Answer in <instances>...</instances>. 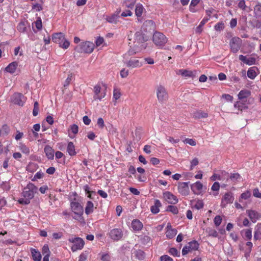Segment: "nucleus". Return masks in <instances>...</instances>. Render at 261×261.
I'll return each instance as SVG.
<instances>
[{
  "label": "nucleus",
  "mask_w": 261,
  "mask_h": 261,
  "mask_svg": "<svg viewBox=\"0 0 261 261\" xmlns=\"http://www.w3.org/2000/svg\"><path fill=\"white\" fill-rule=\"evenodd\" d=\"M73 198L70 197V207L72 212L74 213L73 219L80 221L82 219L83 214V207L79 202L76 193H73Z\"/></svg>",
  "instance_id": "f257e3e1"
},
{
  "label": "nucleus",
  "mask_w": 261,
  "mask_h": 261,
  "mask_svg": "<svg viewBox=\"0 0 261 261\" xmlns=\"http://www.w3.org/2000/svg\"><path fill=\"white\" fill-rule=\"evenodd\" d=\"M37 187L33 184L29 183L23 189L22 195L24 198H21L18 202L23 204H28L30 203V199L34 197V193L37 190Z\"/></svg>",
  "instance_id": "f03ea898"
},
{
  "label": "nucleus",
  "mask_w": 261,
  "mask_h": 261,
  "mask_svg": "<svg viewBox=\"0 0 261 261\" xmlns=\"http://www.w3.org/2000/svg\"><path fill=\"white\" fill-rule=\"evenodd\" d=\"M136 41H135V45L134 49H130L127 54H125V56L127 55L132 56L136 54L137 53L144 49L146 47V43L145 42V40L143 36L140 33L136 34Z\"/></svg>",
  "instance_id": "7ed1b4c3"
},
{
  "label": "nucleus",
  "mask_w": 261,
  "mask_h": 261,
  "mask_svg": "<svg viewBox=\"0 0 261 261\" xmlns=\"http://www.w3.org/2000/svg\"><path fill=\"white\" fill-rule=\"evenodd\" d=\"M52 40L54 42L59 44L60 47L67 49L70 45V42L65 38L62 33H55L52 35Z\"/></svg>",
  "instance_id": "20e7f679"
},
{
  "label": "nucleus",
  "mask_w": 261,
  "mask_h": 261,
  "mask_svg": "<svg viewBox=\"0 0 261 261\" xmlns=\"http://www.w3.org/2000/svg\"><path fill=\"white\" fill-rule=\"evenodd\" d=\"M95 47L94 44L90 41H85L82 42L76 46L75 49L79 53L91 54Z\"/></svg>",
  "instance_id": "39448f33"
},
{
  "label": "nucleus",
  "mask_w": 261,
  "mask_h": 261,
  "mask_svg": "<svg viewBox=\"0 0 261 261\" xmlns=\"http://www.w3.org/2000/svg\"><path fill=\"white\" fill-rule=\"evenodd\" d=\"M68 241L73 244L71 248L73 252H75L78 250H81L84 247L85 244L84 240L79 237H71L69 238Z\"/></svg>",
  "instance_id": "423d86ee"
},
{
  "label": "nucleus",
  "mask_w": 261,
  "mask_h": 261,
  "mask_svg": "<svg viewBox=\"0 0 261 261\" xmlns=\"http://www.w3.org/2000/svg\"><path fill=\"white\" fill-rule=\"evenodd\" d=\"M152 40L156 46H162L165 44L167 41L166 37L160 32H155L153 35Z\"/></svg>",
  "instance_id": "0eeeda50"
},
{
  "label": "nucleus",
  "mask_w": 261,
  "mask_h": 261,
  "mask_svg": "<svg viewBox=\"0 0 261 261\" xmlns=\"http://www.w3.org/2000/svg\"><path fill=\"white\" fill-rule=\"evenodd\" d=\"M94 100H101L104 98L106 95V87L103 86V88H101L99 85H96L94 87Z\"/></svg>",
  "instance_id": "6e6552de"
},
{
  "label": "nucleus",
  "mask_w": 261,
  "mask_h": 261,
  "mask_svg": "<svg viewBox=\"0 0 261 261\" xmlns=\"http://www.w3.org/2000/svg\"><path fill=\"white\" fill-rule=\"evenodd\" d=\"M156 95L160 102H164L168 99V93L165 88L163 86L160 85L157 87Z\"/></svg>",
  "instance_id": "1a4fd4ad"
},
{
  "label": "nucleus",
  "mask_w": 261,
  "mask_h": 261,
  "mask_svg": "<svg viewBox=\"0 0 261 261\" xmlns=\"http://www.w3.org/2000/svg\"><path fill=\"white\" fill-rule=\"evenodd\" d=\"M108 236L114 241H119L122 239L123 233L121 228H113L110 230Z\"/></svg>",
  "instance_id": "9d476101"
},
{
  "label": "nucleus",
  "mask_w": 261,
  "mask_h": 261,
  "mask_svg": "<svg viewBox=\"0 0 261 261\" xmlns=\"http://www.w3.org/2000/svg\"><path fill=\"white\" fill-rule=\"evenodd\" d=\"M163 197L168 203L175 204L178 202L177 197L170 192L166 191L163 193Z\"/></svg>",
  "instance_id": "9b49d317"
},
{
  "label": "nucleus",
  "mask_w": 261,
  "mask_h": 261,
  "mask_svg": "<svg viewBox=\"0 0 261 261\" xmlns=\"http://www.w3.org/2000/svg\"><path fill=\"white\" fill-rule=\"evenodd\" d=\"M11 100L14 104L23 106L25 101V98L22 94L16 93L13 95L11 97Z\"/></svg>",
  "instance_id": "f8f14e48"
},
{
  "label": "nucleus",
  "mask_w": 261,
  "mask_h": 261,
  "mask_svg": "<svg viewBox=\"0 0 261 261\" xmlns=\"http://www.w3.org/2000/svg\"><path fill=\"white\" fill-rule=\"evenodd\" d=\"M234 200L233 194L231 192L226 193L222 198L221 206L225 207L229 203H232Z\"/></svg>",
  "instance_id": "ddd939ff"
},
{
  "label": "nucleus",
  "mask_w": 261,
  "mask_h": 261,
  "mask_svg": "<svg viewBox=\"0 0 261 261\" xmlns=\"http://www.w3.org/2000/svg\"><path fill=\"white\" fill-rule=\"evenodd\" d=\"M178 191L182 195L187 196L189 193L188 182H179L178 184Z\"/></svg>",
  "instance_id": "4468645a"
},
{
  "label": "nucleus",
  "mask_w": 261,
  "mask_h": 261,
  "mask_svg": "<svg viewBox=\"0 0 261 261\" xmlns=\"http://www.w3.org/2000/svg\"><path fill=\"white\" fill-rule=\"evenodd\" d=\"M124 64L130 68H137L141 67L143 64L139 60L135 58H131L128 61H124Z\"/></svg>",
  "instance_id": "2eb2a0df"
},
{
  "label": "nucleus",
  "mask_w": 261,
  "mask_h": 261,
  "mask_svg": "<svg viewBox=\"0 0 261 261\" xmlns=\"http://www.w3.org/2000/svg\"><path fill=\"white\" fill-rule=\"evenodd\" d=\"M239 60L243 62L244 64L248 65H252L255 64L256 59L253 57L240 55Z\"/></svg>",
  "instance_id": "dca6fc26"
},
{
  "label": "nucleus",
  "mask_w": 261,
  "mask_h": 261,
  "mask_svg": "<svg viewBox=\"0 0 261 261\" xmlns=\"http://www.w3.org/2000/svg\"><path fill=\"white\" fill-rule=\"evenodd\" d=\"M248 217L253 223L256 222L261 218V214L254 210H248L246 212Z\"/></svg>",
  "instance_id": "f3484780"
},
{
  "label": "nucleus",
  "mask_w": 261,
  "mask_h": 261,
  "mask_svg": "<svg viewBox=\"0 0 261 261\" xmlns=\"http://www.w3.org/2000/svg\"><path fill=\"white\" fill-rule=\"evenodd\" d=\"M202 188V184L199 181L193 184L191 186V188L193 192L195 194L197 195L200 194L201 193Z\"/></svg>",
  "instance_id": "a211bd4d"
},
{
  "label": "nucleus",
  "mask_w": 261,
  "mask_h": 261,
  "mask_svg": "<svg viewBox=\"0 0 261 261\" xmlns=\"http://www.w3.org/2000/svg\"><path fill=\"white\" fill-rule=\"evenodd\" d=\"M166 229V236L168 239L173 238L177 234V230L175 229L172 228L171 224L169 223L167 224Z\"/></svg>",
  "instance_id": "6ab92c4d"
},
{
  "label": "nucleus",
  "mask_w": 261,
  "mask_h": 261,
  "mask_svg": "<svg viewBox=\"0 0 261 261\" xmlns=\"http://www.w3.org/2000/svg\"><path fill=\"white\" fill-rule=\"evenodd\" d=\"M251 95V91L247 89L241 90L238 94V99L242 101L248 98Z\"/></svg>",
  "instance_id": "aec40b11"
},
{
  "label": "nucleus",
  "mask_w": 261,
  "mask_h": 261,
  "mask_svg": "<svg viewBox=\"0 0 261 261\" xmlns=\"http://www.w3.org/2000/svg\"><path fill=\"white\" fill-rule=\"evenodd\" d=\"M177 75H181L186 78L192 77L193 76V72L186 69H179L176 71Z\"/></svg>",
  "instance_id": "412c9836"
},
{
  "label": "nucleus",
  "mask_w": 261,
  "mask_h": 261,
  "mask_svg": "<svg viewBox=\"0 0 261 261\" xmlns=\"http://www.w3.org/2000/svg\"><path fill=\"white\" fill-rule=\"evenodd\" d=\"M258 71V68L255 66L249 68L247 71L248 77L251 80L254 79L257 75Z\"/></svg>",
  "instance_id": "4be33fe9"
},
{
  "label": "nucleus",
  "mask_w": 261,
  "mask_h": 261,
  "mask_svg": "<svg viewBox=\"0 0 261 261\" xmlns=\"http://www.w3.org/2000/svg\"><path fill=\"white\" fill-rule=\"evenodd\" d=\"M221 174H214L211 177V179L213 181H215L216 180H223L225 177L227 178L228 177V174L225 171H222L221 172Z\"/></svg>",
  "instance_id": "5701e85b"
},
{
  "label": "nucleus",
  "mask_w": 261,
  "mask_h": 261,
  "mask_svg": "<svg viewBox=\"0 0 261 261\" xmlns=\"http://www.w3.org/2000/svg\"><path fill=\"white\" fill-rule=\"evenodd\" d=\"M46 156L49 160H53L54 158V150L49 145L45 146L44 149Z\"/></svg>",
  "instance_id": "b1692460"
},
{
  "label": "nucleus",
  "mask_w": 261,
  "mask_h": 261,
  "mask_svg": "<svg viewBox=\"0 0 261 261\" xmlns=\"http://www.w3.org/2000/svg\"><path fill=\"white\" fill-rule=\"evenodd\" d=\"M18 67V63L17 62H13L10 63L6 68L5 71L13 74L14 73Z\"/></svg>",
  "instance_id": "393cba45"
},
{
  "label": "nucleus",
  "mask_w": 261,
  "mask_h": 261,
  "mask_svg": "<svg viewBox=\"0 0 261 261\" xmlns=\"http://www.w3.org/2000/svg\"><path fill=\"white\" fill-rule=\"evenodd\" d=\"M18 148L21 152L26 155H29L30 153V149L25 144L22 142H19Z\"/></svg>",
  "instance_id": "a878e982"
},
{
  "label": "nucleus",
  "mask_w": 261,
  "mask_h": 261,
  "mask_svg": "<svg viewBox=\"0 0 261 261\" xmlns=\"http://www.w3.org/2000/svg\"><path fill=\"white\" fill-rule=\"evenodd\" d=\"M162 203L158 199H155L154 200V205H152L150 210L151 212L153 214H157L160 212V207H161Z\"/></svg>",
  "instance_id": "bb28decb"
},
{
  "label": "nucleus",
  "mask_w": 261,
  "mask_h": 261,
  "mask_svg": "<svg viewBox=\"0 0 261 261\" xmlns=\"http://www.w3.org/2000/svg\"><path fill=\"white\" fill-rule=\"evenodd\" d=\"M95 207L93 203L91 201H88L85 207V213L87 215H89L92 213L94 211Z\"/></svg>",
  "instance_id": "cd10ccee"
},
{
  "label": "nucleus",
  "mask_w": 261,
  "mask_h": 261,
  "mask_svg": "<svg viewBox=\"0 0 261 261\" xmlns=\"http://www.w3.org/2000/svg\"><path fill=\"white\" fill-rule=\"evenodd\" d=\"M142 227V223L138 220H134L132 222V227L135 231L141 230Z\"/></svg>",
  "instance_id": "c85d7f7f"
},
{
  "label": "nucleus",
  "mask_w": 261,
  "mask_h": 261,
  "mask_svg": "<svg viewBox=\"0 0 261 261\" xmlns=\"http://www.w3.org/2000/svg\"><path fill=\"white\" fill-rule=\"evenodd\" d=\"M239 40V38H232L230 41V45L231 47V49L234 53L237 52L239 50V46L237 43H236V42H237Z\"/></svg>",
  "instance_id": "c756f323"
},
{
  "label": "nucleus",
  "mask_w": 261,
  "mask_h": 261,
  "mask_svg": "<svg viewBox=\"0 0 261 261\" xmlns=\"http://www.w3.org/2000/svg\"><path fill=\"white\" fill-rule=\"evenodd\" d=\"M31 253L34 261H41L42 256L39 251L35 249H31Z\"/></svg>",
  "instance_id": "7c9ffc66"
},
{
  "label": "nucleus",
  "mask_w": 261,
  "mask_h": 261,
  "mask_svg": "<svg viewBox=\"0 0 261 261\" xmlns=\"http://www.w3.org/2000/svg\"><path fill=\"white\" fill-rule=\"evenodd\" d=\"M254 238L255 240L261 239V223H258L255 227Z\"/></svg>",
  "instance_id": "2f4dec72"
},
{
  "label": "nucleus",
  "mask_w": 261,
  "mask_h": 261,
  "mask_svg": "<svg viewBox=\"0 0 261 261\" xmlns=\"http://www.w3.org/2000/svg\"><path fill=\"white\" fill-rule=\"evenodd\" d=\"M220 189V184L218 182H215L211 187V190L213 191V192L210 193L211 194L213 195L214 196H217L218 194V192Z\"/></svg>",
  "instance_id": "473e14b6"
},
{
  "label": "nucleus",
  "mask_w": 261,
  "mask_h": 261,
  "mask_svg": "<svg viewBox=\"0 0 261 261\" xmlns=\"http://www.w3.org/2000/svg\"><path fill=\"white\" fill-rule=\"evenodd\" d=\"M67 150L70 155L72 156L75 155V147L72 142L68 143Z\"/></svg>",
  "instance_id": "72a5a7b5"
},
{
  "label": "nucleus",
  "mask_w": 261,
  "mask_h": 261,
  "mask_svg": "<svg viewBox=\"0 0 261 261\" xmlns=\"http://www.w3.org/2000/svg\"><path fill=\"white\" fill-rule=\"evenodd\" d=\"M144 10L143 6L140 4H138L136 6L135 14L138 17H141Z\"/></svg>",
  "instance_id": "f704fd0d"
},
{
  "label": "nucleus",
  "mask_w": 261,
  "mask_h": 261,
  "mask_svg": "<svg viewBox=\"0 0 261 261\" xmlns=\"http://www.w3.org/2000/svg\"><path fill=\"white\" fill-rule=\"evenodd\" d=\"M118 18V15L114 14L111 16H107L106 17V20L110 23H116Z\"/></svg>",
  "instance_id": "c9c22d12"
},
{
  "label": "nucleus",
  "mask_w": 261,
  "mask_h": 261,
  "mask_svg": "<svg viewBox=\"0 0 261 261\" xmlns=\"http://www.w3.org/2000/svg\"><path fill=\"white\" fill-rule=\"evenodd\" d=\"M136 1L135 0H126L123 3V6L125 8L132 9L135 4Z\"/></svg>",
  "instance_id": "e433bc0d"
},
{
  "label": "nucleus",
  "mask_w": 261,
  "mask_h": 261,
  "mask_svg": "<svg viewBox=\"0 0 261 261\" xmlns=\"http://www.w3.org/2000/svg\"><path fill=\"white\" fill-rule=\"evenodd\" d=\"M27 22L26 21H21L20 22L18 25H17V30L20 32H24L26 31L27 29Z\"/></svg>",
  "instance_id": "4c0bfd02"
},
{
  "label": "nucleus",
  "mask_w": 261,
  "mask_h": 261,
  "mask_svg": "<svg viewBox=\"0 0 261 261\" xmlns=\"http://www.w3.org/2000/svg\"><path fill=\"white\" fill-rule=\"evenodd\" d=\"M193 206L197 210L201 209L203 207V202L201 200H194L193 202Z\"/></svg>",
  "instance_id": "58836bf2"
},
{
  "label": "nucleus",
  "mask_w": 261,
  "mask_h": 261,
  "mask_svg": "<svg viewBox=\"0 0 261 261\" xmlns=\"http://www.w3.org/2000/svg\"><path fill=\"white\" fill-rule=\"evenodd\" d=\"M188 246H189V248H190V250L191 251H192V250H196L198 249V247H199V244L196 241H194L190 242L188 244Z\"/></svg>",
  "instance_id": "ea45409f"
},
{
  "label": "nucleus",
  "mask_w": 261,
  "mask_h": 261,
  "mask_svg": "<svg viewBox=\"0 0 261 261\" xmlns=\"http://www.w3.org/2000/svg\"><path fill=\"white\" fill-rule=\"evenodd\" d=\"M250 196H251V193L248 191H247L244 193H243L240 196V197L239 198V201L240 202H242L243 199H245V200L248 199L249 198H250Z\"/></svg>",
  "instance_id": "a19ab883"
},
{
  "label": "nucleus",
  "mask_w": 261,
  "mask_h": 261,
  "mask_svg": "<svg viewBox=\"0 0 261 261\" xmlns=\"http://www.w3.org/2000/svg\"><path fill=\"white\" fill-rule=\"evenodd\" d=\"M199 163V160L197 158H194L190 161V170H192L194 169V168L198 165Z\"/></svg>",
  "instance_id": "79ce46f5"
},
{
  "label": "nucleus",
  "mask_w": 261,
  "mask_h": 261,
  "mask_svg": "<svg viewBox=\"0 0 261 261\" xmlns=\"http://www.w3.org/2000/svg\"><path fill=\"white\" fill-rule=\"evenodd\" d=\"M166 211L171 212L173 214H177L178 213V208L174 205H168L167 207Z\"/></svg>",
  "instance_id": "37998d69"
},
{
  "label": "nucleus",
  "mask_w": 261,
  "mask_h": 261,
  "mask_svg": "<svg viewBox=\"0 0 261 261\" xmlns=\"http://www.w3.org/2000/svg\"><path fill=\"white\" fill-rule=\"evenodd\" d=\"M208 116V114L202 111H198L195 114V118L200 119L202 118H206Z\"/></svg>",
  "instance_id": "c03bdc74"
},
{
  "label": "nucleus",
  "mask_w": 261,
  "mask_h": 261,
  "mask_svg": "<svg viewBox=\"0 0 261 261\" xmlns=\"http://www.w3.org/2000/svg\"><path fill=\"white\" fill-rule=\"evenodd\" d=\"M135 255L140 260H142L144 258V252L142 250H138L135 252Z\"/></svg>",
  "instance_id": "a18cd8bd"
},
{
  "label": "nucleus",
  "mask_w": 261,
  "mask_h": 261,
  "mask_svg": "<svg viewBox=\"0 0 261 261\" xmlns=\"http://www.w3.org/2000/svg\"><path fill=\"white\" fill-rule=\"evenodd\" d=\"M42 253L43 255L50 256V252L49 251L48 246L47 245H45L42 247Z\"/></svg>",
  "instance_id": "49530a36"
},
{
  "label": "nucleus",
  "mask_w": 261,
  "mask_h": 261,
  "mask_svg": "<svg viewBox=\"0 0 261 261\" xmlns=\"http://www.w3.org/2000/svg\"><path fill=\"white\" fill-rule=\"evenodd\" d=\"M217 31H221L224 29V23L223 22H218L214 27Z\"/></svg>",
  "instance_id": "de8ad7c7"
},
{
  "label": "nucleus",
  "mask_w": 261,
  "mask_h": 261,
  "mask_svg": "<svg viewBox=\"0 0 261 261\" xmlns=\"http://www.w3.org/2000/svg\"><path fill=\"white\" fill-rule=\"evenodd\" d=\"M208 236L216 238L218 237V234L217 231L214 229L208 228L207 230Z\"/></svg>",
  "instance_id": "09e8293b"
},
{
  "label": "nucleus",
  "mask_w": 261,
  "mask_h": 261,
  "mask_svg": "<svg viewBox=\"0 0 261 261\" xmlns=\"http://www.w3.org/2000/svg\"><path fill=\"white\" fill-rule=\"evenodd\" d=\"M183 142L184 143L188 144L191 146H195L196 145V141L192 139L186 138Z\"/></svg>",
  "instance_id": "8fccbe9b"
},
{
  "label": "nucleus",
  "mask_w": 261,
  "mask_h": 261,
  "mask_svg": "<svg viewBox=\"0 0 261 261\" xmlns=\"http://www.w3.org/2000/svg\"><path fill=\"white\" fill-rule=\"evenodd\" d=\"M234 107L240 111H242L245 108V107L244 106V105L240 101L236 102L234 104Z\"/></svg>",
  "instance_id": "3c124183"
},
{
  "label": "nucleus",
  "mask_w": 261,
  "mask_h": 261,
  "mask_svg": "<svg viewBox=\"0 0 261 261\" xmlns=\"http://www.w3.org/2000/svg\"><path fill=\"white\" fill-rule=\"evenodd\" d=\"M222 221V219L220 216H216L214 220V222L216 226H219Z\"/></svg>",
  "instance_id": "603ef678"
},
{
  "label": "nucleus",
  "mask_w": 261,
  "mask_h": 261,
  "mask_svg": "<svg viewBox=\"0 0 261 261\" xmlns=\"http://www.w3.org/2000/svg\"><path fill=\"white\" fill-rule=\"evenodd\" d=\"M129 73V71L125 68H123L121 70L120 72V75L122 78H126Z\"/></svg>",
  "instance_id": "864d4df0"
},
{
  "label": "nucleus",
  "mask_w": 261,
  "mask_h": 261,
  "mask_svg": "<svg viewBox=\"0 0 261 261\" xmlns=\"http://www.w3.org/2000/svg\"><path fill=\"white\" fill-rule=\"evenodd\" d=\"M230 178L233 181L241 179L240 174L238 173H232L230 175Z\"/></svg>",
  "instance_id": "5fc2aeb1"
},
{
  "label": "nucleus",
  "mask_w": 261,
  "mask_h": 261,
  "mask_svg": "<svg viewBox=\"0 0 261 261\" xmlns=\"http://www.w3.org/2000/svg\"><path fill=\"white\" fill-rule=\"evenodd\" d=\"M169 253L175 256H178L179 255V252L175 248H171L169 250Z\"/></svg>",
  "instance_id": "6e6d98bb"
},
{
  "label": "nucleus",
  "mask_w": 261,
  "mask_h": 261,
  "mask_svg": "<svg viewBox=\"0 0 261 261\" xmlns=\"http://www.w3.org/2000/svg\"><path fill=\"white\" fill-rule=\"evenodd\" d=\"M244 237L247 240H250L252 238V231L251 229H246L245 231Z\"/></svg>",
  "instance_id": "4d7b16f0"
},
{
  "label": "nucleus",
  "mask_w": 261,
  "mask_h": 261,
  "mask_svg": "<svg viewBox=\"0 0 261 261\" xmlns=\"http://www.w3.org/2000/svg\"><path fill=\"white\" fill-rule=\"evenodd\" d=\"M70 130L75 135L78 133L79 127L76 124H72L70 126Z\"/></svg>",
  "instance_id": "13d9d810"
},
{
  "label": "nucleus",
  "mask_w": 261,
  "mask_h": 261,
  "mask_svg": "<svg viewBox=\"0 0 261 261\" xmlns=\"http://www.w3.org/2000/svg\"><path fill=\"white\" fill-rule=\"evenodd\" d=\"M39 107H38V103L36 101L34 103V109L33 111V114L34 116H36L38 114Z\"/></svg>",
  "instance_id": "bf43d9fd"
},
{
  "label": "nucleus",
  "mask_w": 261,
  "mask_h": 261,
  "mask_svg": "<svg viewBox=\"0 0 261 261\" xmlns=\"http://www.w3.org/2000/svg\"><path fill=\"white\" fill-rule=\"evenodd\" d=\"M120 92L117 89H114L113 91V98L116 101L120 97Z\"/></svg>",
  "instance_id": "052dcab7"
},
{
  "label": "nucleus",
  "mask_w": 261,
  "mask_h": 261,
  "mask_svg": "<svg viewBox=\"0 0 261 261\" xmlns=\"http://www.w3.org/2000/svg\"><path fill=\"white\" fill-rule=\"evenodd\" d=\"M160 261H173V260L168 255H164L160 257Z\"/></svg>",
  "instance_id": "680f3d73"
},
{
  "label": "nucleus",
  "mask_w": 261,
  "mask_h": 261,
  "mask_svg": "<svg viewBox=\"0 0 261 261\" xmlns=\"http://www.w3.org/2000/svg\"><path fill=\"white\" fill-rule=\"evenodd\" d=\"M43 174L42 173L38 172L35 174L34 176L32 179V180L35 181L37 180V179L41 178L43 177Z\"/></svg>",
  "instance_id": "e2e57ef3"
},
{
  "label": "nucleus",
  "mask_w": 261,
  "mask_h": 261,
  "mask_svg": "<svg viewBox=\"0 0 261 261\" xmlns=\"http://www.w3.org/2000/svg\"><path fill=\"white\" fill-rule=\"evenodd\" d=\"M104 42V39L101 37H98L95 40V44L96 46L101 45Z\"/></svg>",
  "instance_id": "0e129e2a"
},
{
  "label": "nucleus",
  "mask_w": 261,
  "mask_h": 261,
  "mask_svg": "<svg viewBox=\"0 0 261 261\" xmlns=\"http://www.w3.org/2000/svg\"><path fill=\"white\" fill-rule=\"evenodd\" d=\"M97 124L100 128H103L105 126V123L102 118H99L97 120Z\"/></svg>",
  "instance_id": "69168bd1"
},
{
  "label": "nucleus",
  "mask_w": 261,
  "mask_h": 261,
  "mask_svg": "<svg viewBox=\"0 0 261 261\" xmlns=\"http://www.w3.org/2000/svg\"><path fill=\"white\" fill-rule=\"evenodd\" d=\"M254 12L256 14H261V4H258L254 7Z\"/></svg>",
  "instance_id": "338daca9"
},
{
  "label": "nucleus",
  "mask_w": 261,
  "mask_h": 261,
  "mask_svg": "<svg viewBox=\"0 0 261 261\" xmlns=\"http://www.w3.org/2000/svg\"><path fill=\"white\" fill-rule=\"evenodd\" d=\"M253 194L254 197L261 198V193L258 189H254L253 191Z\"/></svg>",
  "instance_id": "774afa93"
}]
</instances>
